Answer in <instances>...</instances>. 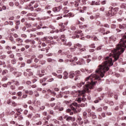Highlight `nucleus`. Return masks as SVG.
<instances>
[{
  "label": "nucleus",
  "mask_w": 126,
  "mask_h": 126,
  "mask_svg": "<svg viewBox=\"0 0 126 126\" xmlns=\"http://www.w3.org/2000/svg\"><path fill=\"white\" fill-rule=\"evenodd\" d=\"M105 61L104 63L98 66L97 69L95 70L96 74H92L86 78V81L90 80V82H88V84L83 86V91H79L78 96L80 97L77 99L78 103H81L82 101H85V93L90 92L89 89H93L94 86L97 83V81L95 80H100V77L103 78L105 76L106 71L109 70V66H112L114 64L113 59L111 57H106Z\"/></svg>",
  "instance_id": "nucleus-1"
},
{
  "label": "nucleus",
  "mask_w": 126,
  "mask_h": 126,
  "mask_svg": "<svg viewBox=\"0 0 126 126\" xmlns=\"http://www.w3.org/2000/svg\"><path fill=\"white\" fill-rule=\"evenodd\" d=\"M123 52H125V48H117L112 50L110 56L114 58L113 62H117V60H119L120 56L123 54Z\"/></svg>",
  "instance_id": "nucleus-2"
},
{
  "label": "nucleus",
  "mask_w": 126,
  "mask_h": 126,
  "mask_svg": "<svg viewBox=\"0 0 126 126\" xmlns=\"http://www.w3.org/2000/svg\"><path fill=\"white\" fill-rule=\"evenodd\" d=\"M80 106V104H78L76 102H73L70 106L71 108V110L73 111L74 113H77V111L76 110V109L77 108L79 107Z\"/></svg>",
  "instance_id": "nucleus-3"
},
{
  "label": "nucleus",
  "mask_w": 126,
  "mask_h": 126,
  "mask_svg": "<svg viewBox=\"0 0 126 126\" xmlns=\"http://www.w3.org/2000/svg\"><path fill=\"white\" fill-rule=\"evenodd\" d=\"M64 120H66V122H73L75 121V118L74 117L69 116L68 115H65L63 117Z\"/></svg>",
  "instance_id": "nucleus-4"
},
{
  "label": "nucleus",
  "mask_w": 126,
  "mask_h": 126,
  "mask_svg": "<svg viewBox=\"0 0 126 126\" xmlns=\"http://www.w3.org/2000/svg\"><path fill=\"white\" fill-rule=\"evenodd\" d=\"M118 10V8H115L114 9L112 8L111 10H109L108 12L107 15L108 16H114L115 15V11Z\"/></svg>",
  "instance_id": "nucleus-5"
},
{
  "label": "nucleus",
  "mask_w": 126,
  "mask_h": 126,
  "mask_svg": "<svg viewBox=\"0 0 126 126\" xmlns=\"http://www.w3.org/2000/svg\"><path fill=\"white\" fill-rule=\"evenodd\" d=\"M53 39H54V37L52 36H45L42 38V41H46V43H50L51 42L50 40H53Z\"/></svg>",
  "instance_id": "nucleus-6"
},
{
  "label": "nucleus",
  "mask_w": 126,
  "mask_h": 126,
  "mask_svg": "<svg viewBox=\"0 0 126 126\" xmlns=\"http://www.w3.org/2000/svg\"><path fill=\"white\" fill-rule=\"evenodd\" d=\"M63 9V5H61L59 6L58 7H55L53 8V11L54 12H59V11H61V10Z\"/></svg>",
  "instance_id": "nucleus-7"
},
{
  "label": "nucleus",
  "mask_w": 126,
  "mask_h": 126,
  "mask_svg": "<svg viewBox=\"0 0 126 126\" xmlns=\"http://www.w3.org/2000/svg\"><path fill=\"white\" fill-rule=\"evenodd\" d=\"M81 74H80V71L77 70L75 72V76H76V78H75V80H77L78 79V76H80Z\"/></svg>",
  "instance_id": "nucleus-8"
},
{
  "label": "nucleus",
  "mask_w": 126,
  "mask_h": 126,
  "mask_svg": "<svg viewBox=\"0 0 126 126\" xmlns=\"http://www.w3.org/2000/svg\"><path fill=\"white\" fill-rule=\"evenodd\" d=\"M83 10H81V9L79 10V8H78V10H79V12L84 13V11H85V10H88V9H89V7H87L86 6H84L83 7Z\"/></svg>",
  "instance_id": "nucleus-9"
},
{
  "label": "nucleus",
  "mask_w": 126,
  "mask_h": 126,
  "mask_svg": "<svg viewBox=\"0 0 126 126\" xmlns=\"http://www.w3.org/2000/svg\"><path fill=\"white\" fill-rule=\"evenodd\" d=\"M25 43H28V44H31V45H34L35 44V41L30 40V39H26L25 40Z\"/></svg>",
  "instance_id": "nucleus-10"
},
{
  "label": "nucleus",
  "mask_w": 126,
  "mask_h": 126,
  "mask_svg": "<svg viewBox=\"0 0 126 126\" xmlns=\"http://www.w3.org/2000/svg\"><path fill=\"white\" fill-rule=\"evenodd\" d=\"M91 5H100V2L99 1L93 0L91 3Z\"/></svg>",
  "instance_id": "nucleus-11"
},
{
  "label": "nucleus",
  "mask_w": 126,
  "mask_h": 126,
  "mask_svg": "<svg viewBox=\"0 0 126 126\" xmlns=\"http://www.w3.org/2000/svg\"><path fill=\"white\" fill-rule=\"evenodd\" d=\"M13 73L16 77H19V76H21V72L14 71Z\"/></svg>",
  "instance_id": "nucleus-12"
},
{
  "label": "nucleus",
  "mask_w": 126,
  "mask_h": 126,
  "mask_svg": "<svg viewBox=\"0 0 126 126\" xmlns=\"http://www.w3.org/2000/svg\"><path fill=\"white\" fill-rule=\"evenodd\" d=\"M74 76H75V74L74 73V71H71L69 72V78H73L74 77Z\"/></svg>",
  "instance_id": "nucleus-13"
},
{
  "label": "nucleus",
  "mask_w": 126,
  "mask_h": 126,
  "mask_svg": "<svg viewBox=\"0 0 126 126\" xmlns=\"http://www.w3.org/2000/svg\"><path fill=\"white\" fill-rule=\"evenodd\" d=\"M59 26L62 28V29L60 30V32H63V31H64V28H65V26L63 25V24L61 23L59 24Z\"/></svg>",
  "instance_id": "nucleus-14"
},
{
  "label": "nucleus",
  "mask_w": 126,
  "mask_h": 126,
  "mask_svg": "<svg viewBox=\"0 0 126 126\" xmlns=\"http://www.w3.org/2000/svg\"><path fill=\"white\" fill-rule=\"evenodd\" d=\"M63 79H67L68 78V73L66 72V71H65L63 72Z\"/></svg>",
  "instance_id": "nucleus-15"
},
{
  "label": "nucleus",
  "mask_w": 126,
  "mask_h": 126,
  "mask_svg": "<svg viewBox=\"0 0 126 126\" xmlns=\"http://www.w3.org/2000/svg\"><path fill=\"white\" fill-rule=\"evenodd\" d=\"M63 10V13H65V14L68 13V12H69V10L66 7H64Z\"/></svg>",
  "instance_id": "nucleus-16"
},
{
  "label": "nucleus",
  "mask_w": 126,
  "mask_h": 126,
  "mask_svg": "<svg viewBox=\"0 0 126 126\" xmlns=\"http://www.w3.org/2000/svg\"><path fill=\"white\" fill-rule=\"evenodd\" d=\"M11 82L14 83L16 86H19V85H20V84L19 83V82L17 81H14V80H12Z\"/></svg>",
  "instance_id": "nucleus-17"
},
{
  "label": "nucleus",
  "mask_w": 126,
  "mask_h": 126,
  "mask_svg": "<svg viewBox=\"0 0 126 126\" xmlns=\"http://www.w3.org/2000/svg\"><path fill=\"white\" fill-rule=\"evenodd\" d=\"M41 117V115L39 114H36L34 116H33L32 118V120L34 121L35 119H37V118H40Z\"/></svg>",
  "instance_id": "nucleus-18"
},
{
  "label": "nucleus",
  "mask_w": 126,
  "mask_h": 126,
  "mask_svg": "<svg viewBox=\"0 0 126 126\" xmlns=\"http://www.w3.org/2000/svg\"><path fill=\"white\" fill-rule=\"evenodd\" d=\"M34 3H35V1H32L29 6H27L25 7V9H29L30 6H32V4H34Z\"/></svg>",
  "instance_id": "nucleus-19"
},
{
  "label": "nucleus",
  "mask_w": 126,
  "mask_h": 126,
  "mask_svg": "<svg viewBox=\"0 0 126 126\" xmlns=\"http://www.w3.org/2000/svg\"><path fill=\"white\" fill-rule=\"evenodd\" d=\"M61 39L62 42H66V39L65 38V35H61Z\"/></svg>",
  "instance_id": "nucleus-20"
},
{
  "label": "nucleus",
  "mask_w": 126,
  "mask_h": 126,
  "mask_svg": "<svg viewBox=\"0 0 126 126\" xmlns=\"http://www.w3.org/2000/svg\"><path fill=\"white\" fill-rule=\"evenodd\" d=\"M77 64H82L84 63V60L83 59H80L78 62H77Z\"/></svg>",
  "instance_id": "nucleus-21"
},
{
  "label": "nucleus",
  "mask_w": 126,
  "mask_h": 126,
  "mask_svg": "<svg viewBox=\"0 0 126 126\" xmlns=\"http://www.w3.org/2000/svg\"><path fill=\"white\" fill-rule=\"evenodd\" d=\"M47 62L48 63H55L56 60L54 59H52L51 58H48L47 59Z\"/></svg>",
  "instance_id": "nucleus-22"
},
{
  "label": "nucleus",
  "mask_w": 126,
  "mask_h": 126,
  "mask_svg": "<svg viewBox=\"0 0 126 126\" xmlns=\"http://www.w3.org/2000/svg\"><path fill=\"white\" fill-rule=\"evenodd\" d=\"M85 83L83 82H81L80 83H79L77 84V87H79L80 88V87H82V85H84Z\"/></svg>",
  "instance_id": "nucleus-23"
},
{
  "label": "nucleus",
  "mask_w": 126,
  "mask_h": 126,
  "mask_svg": "<svg viewBox=\"0 0 126 126\" xmlns=\"http://www.w3.org/2000/svg\"><path fill=\"white\" fill-rule=\"evenodd\" d=\"M26 71H27V72H29L28 74L29 76H31V75H33V72H31V69H27L26 70Z\"/></svg>",
  "instance_id": "nucleus-24"
},
{
  "label": "nucleus",
  "mask_w": 126,
  "mask_h": 126,
  "mask_svg": "<svg viewBox=\"0 0 126 126\" xmlns=\"http://www.w3.org/2000/svg\"><path fill=\"white\" fill-rule=\"evenodd\" d=\"M16 111L17 112L18 114L19 115H21V112H23V109L20 108V109H16Z\"/></svg>",
  "instance_id": "nucleus-25"
},
{
  "label": "nucleus",
  "mask_w": 126,
  "mask_h": 126,
  "mask_svg": "<svg viewBox=\"0 0 126 126\" xmlns=\"http://www.w3.org/2000/svg\"><path fill=\"white\" fill-rule=\"evenodd\" d=\"M7 73H8V70L7 69L3 70L2 71V75H5V74H7Z\"/></svg>",
  "instance_id": "nucleus-26"
},
{
  "label": "nucleus",
  "mask_w": 126,
  "mask_h": 126,
  "mask_svg": "<svg viewBox=\"0 0 126 126\" xmlns=\"http://www.w3.org/2000/svg\"><path fill=\"white\" fill-rule=\"evenodd\" d=\"M0 65H3V67H6V64H5V62L0 61Z\"/></svg>",
  "instance_id": "nucleus-27"
},
{
  "label": "nucleus",
  "mask_w": 126,
  "mask_h": 126,
  "mask_svg": "<svg viewBox=\"0 0 126 126\" xmlns=\"http://www.w3.org/2000/svg\"><path fill=\"white\" fill-rule=\"evenodd\" d=\"M121 8H124V9H126V4L125 3H123L121 5Z\"/></svg>",
  "instance_id": "nucleus-28"
},
{
  "label": "nucleus",
  "mask_w": 126,
  "mask_h": 126,
  "mask_svg": "<svg viewBox=\"0 0 126 126\" xmlns=\"http://www.w3.org/2000/svg\"><path fill=\"white\" fill-rule=\"evenodd\" d=\"M49 113L50 115H52V116H54V117H55V113L53 110H49Z\"/></svg>",
  "instance_id": "nucleus-29"
},
{
  "label": "nucleus",
  "mask_w": 126,
  "mask_h": 126,
  "mask_svg": "<svg viewBox=\"0 0 126 126\" xmlns=\"http://www.w3.org/2000/svg\"><path fill=\"white\" fill-rule=\"evenodd\" d=\"M46 105H48V106H49V107H55V106L56 105V103H50V105L48 103Z\"/></svg>",
  "instance_id": "nucleus-30"
},
{
  "label": "nucleus",
  "mask_w": 126,
  "mask_h": 126,
  "mask_svg": "<svg viewBox=\"0 0 126 126\" xmlns=\"http://www.w3.org/2000/svg\"><path fill=\"white\" fill-rule=\"evenodd\" d=\"M47 78H44L40 80V83H43V82H45L47 80Z\"/></svg>",
  "instance_id": "nucleus-31"
},
{
  "label": "nucleus",
  "mask_w": 126,
  "mask_h": 126,
  "mask_svg": "<svg viewBox=\"0 0 126 126\" xmlns=\"http://www.w3.org/2000/svg\"><path fill=\"white\" fill-rule=\"evenodd\" d=\"M41 51H43V52H46V53H48V51H49V48H42L41 49Z\"/></svg>",
  "instance_id": "nucleus-32"
},
{
  "label": "nucleus",
  "mask_w": 126,
  "mask_h": 126,
  "mask_svg": "<svg viewBox=\"0 0 126 126\" xmlns=\"http://www.w3.org/2000/svg\"><path fill=\"white\" fill-rule=\"evenodd\" d=\"M16 41L18 43H22V42H23V40L21 38H17Z\"/></svg>",
  "instance_id": "nucleus-33"
},
{
  "label": "nucleus",
  "mask_w": 126,
  "mask_h": 126,
  "mask_svg": "<svg viewBox=\"0 0 126 126\" xmlns=\"http://www.w3.org/2000/svg\"><path fill=\"white\" fill-rule=\"evenodd\" d=\"M11 63L12 64H15V63H16V60L15 59H12L11 61Z\"/></svg>",
  "instance_id": "nucleus-34"
},
{
  "label": "nucleus",
  "mask_w": 126,
  "mask_h": 126,
  "mask_svg": "<svg viewBox=\"0 0 126 126\" xmlns=\"http://www.w3.org/2000/svg\"><path fill=\"white\" fill-rule=\"evenodd\" d=\"M99 32H100V33H104V32H105V29L101 28L99 30Z\"/></svg>",
  "instance_id": "nucleus-35"
},
{
  "label": "nucleus",
  "mask_w": 126,
  "mask_h": 126,
  "mask_svg": "<svg viewBox=\"0 0 126 126\" xmlns=\"http://www.w3.org/2000/svg\"><path fill=\"white\" fill-rule=\"evenodd\" d=\"M67 16H69L70 17H73V16H74V14H73L71 12H70L67 14Z\"/></svg>",
  "instance_id": "nucleus-36"
},
{
  "label": "nucleus",
  "mask_w": 126,
  "mask_h": 126,
  "mask_svg": "<svg viewBox=\"0 0 126 126\" xmlns=\"http://www.w3.org/2000/svg\"><path fill=\"white\" fill-rule=\"evenodd\" d=\"M7 80V77L4 76L1 79V81H6Z\"/></svg>",
  "instance_id": "nucleus-37"
},
{
  "label": "nucleus",
  "mask_w": 126,
  "mask_h": 126,
  "mask_svg": "<svg viewBox=\"0 0 126 126\" xmlns=\"http://www.w3.org/2000/svg\"><path fill=\"white\" fill-rule=\"evenodd\" d=\"M15 70H16V68L15 67H11L10 68V71L11 72L14 71Z\"/></svg>",
  "instance_id": "nucleus-38"
},
{
  "label": "nucleus",
  "mask_w": 126,
  "mask_h": 126,
  "mask_svg": "<svg viewBox=\"0 0 126 126\" xmlns=\"http://www.w3.org/2000/svg\"><path fill=\"white\" fill-rule=\"evenodd\" d=\"M5 58H6V55H1L0 56V59L1 60H4V59H5Z\"/></svg>",
  "instance_id": "nucleus-39"
},
{
  "label": "nucleus",
  "mask_w": 126,
  "mask_h": 126,
  "mask_svg": "<svg viewBox=\"0 0 126 126\" xmlns=\"http://www.w3.org/2000/svg\"><path fill=\"white\" fill-rule=\"evenodd\" d=\"M53 121L55 124H58V125H60V121L57 120L56 119H53Z\"/></svg>",
  "instance_id": "nucleus-40"
},
{
  "label": "nucleus",
  "mask_w": 126,
  "mask_h": 126,
  "mask_svg": "<svg viewBox=\"0 0 126 126\" xmlns=\"http://www.w3.org/2000/svg\"><path fill=\"white\" fill-rule=\"evenodd\" d=\"M40 64H45V63H46V61L45 60H41V61H40Z\"/></svg>",
  "instance_id": "nucleus-41"
},
{
  "label": "nucleus",
  "mask_w": 126,
  "mask_h": 126,
  "mask_svg": "<svg viewBox=\"0 0 126 126\" xmlns=\"http://www.w3.org/2000/svg\"><path fill=\"white\" fill-rule=\"evenodd\" d=\"M42 27H43V24H42V23H40L39 25H38L37 27V29H41V28H42Z\"/></svg>",
  "instance_id": "nucleus-42"
},
{
  "label": "nucleus",
  "mask_w": 126,
  "mask_h": 126,
  "mask_svg": "<svg viewBox=\"0 0 126 126\" xmlns=\"http://www.w3.org/2000/svg\"><path fill=\"white\" fill-rule=\"evenodd\" d=\"M20 114H19V113H16L14 115V119H17V118H18V117H19Z\"/></svg>",
  "instance_id": "nucleus-43"
},
{
  "label": "nucleus",
  "mask_w": 126,
  "mask_h": 126,
  "mask_svg": "<svg viewBox=\"0 0 126 126\" xmlns=\"http://www.w3.org/2000/svg\"><path fill=\"white\" fill-rule=\"evenodd\" d=\"M18 120L19 121H21V120H23V117H22V115H20L18 117Z\"/></svg>",
  "instance_id": "nucleus-44"
},
{
  "label": "nucleus",
  "mask_w": 126,
  "mask_h": 126,
  "mask_svg": "<svg viewBox=\"0 0 126 126\" xmlns=\"http://www.w3.org/2000/svg\"><path fill=\"white\" fill-rule=\"evenodd\" d=\"M83 117H84V118H87V112H84L83 113Z\"/></svg>",
  "instance_id": "nucleus-45"
},
{
  "label": "nucleus",
  "mask_w": 126,
  "mask_h": 126,
  "mask_svg": "<svg viewBox=\"0 0 126 126\" xmlns=\"http://www.w3.org/2000/svg\"><path fill=\"white\" fill-rule=\"evenodd\" d=\"M37 35H38V36H40V35H44V32H37Z\"/></svg>",
  "instance_id": "nucleus-46"
},
{
  "label": "nucleus",
  "mask_w": 126,
  "mask_h": 126,
  "mask_svg": "<svg viewBox=\"0 0 126 126\" xmlns=\"http://www.w3.org/2000/svg\"><path fill=\"white\" fill-rule=\"evenodd\" d=\"M10 87V89H11L12 90H14L15 89V86L14 85H11Z\"/></svg>",
  "instance_id": "nucleus-47"
},
{
  "label": "nucleus",
  "mask_w": 126,
  "mask_h": 126,
  "mask_svg": "<svg viewBox=\"0 0 126 126\" xmlns=\"http://www.w3.org/2000/svg\"><path fill=\"white\" fill-rule=\"evenodd\" d=\"M17 95L18 96H22V92H18V93H17Z\"/></svg>",
  "instance_id": "nucleus-48"
},
{
  "label": "nucleus",
  "mask_w": 126,
  "mask_h": 126,
  "mask_svg": "<svg viewBox=\"0 0 126 126\" xmlns=\"http://www.w3.org/2000/svg\"><path fill=\"white\" fill-rule=\"evenodd\" d=\"M26 83L27 84V85H30V84H32V82H31V81H27Z\"/></svg>",
  "instance_id": "nucleus-49"
},
{
  "label": "nucleus",
  "mask_w": 126,
  "mask_h": 126,
  "mask_svg": "<svg viewBox=\"0 0 126 126\" xmlns=\"http://www.w3.org/2000/svg\"><path fill=\"white\" fill-rule=\"evenodd\" d=\"M118 94H119V93L114 94V99H115V100H118Z\"/></svg>",
  "instance_id": "nucleus-50"
},
{
  "label": "nucleus",
  "mask_w": 126,
  "mask_h": 126,
  "mask_svg": "<svg viewBox=\"0 0 126 126\" xmlns=\"http://www.w3.org/2000/svg\"><path fill=\"white\" fill-rule=\"evenodd\" d=\"M77 61V58L76 57H74L73 59L71 60V62H76Z\"/></svg>",
  "instance_id": "nucleus-51"
},
{
  "label": "nucleus",
  "mask_w": 126,
  "mask_h": 126,
  "mask_svg": "<svg viewBox=\"0 0 126 126\" xmlns=\"http://www.w3.org/2000/svg\"><path fill=\"white\" fill-rule=\"evenodd\" d=\"M12 107H16L17 104L15 103V102H14V101L12 102Z\"/></svg>",
  "instance_id": "nucleus-52"
},
{
  "label": "nucleus",
  "mask_w": 126,
  "mask_h": 126,
  "mask_svg": "<svg viewBox=\"0 0 126 126\" xmlns=\"http://www.w3.org/2000/svg\"><path fill=\"white\" fill-rule=\"evenodd\" d=\"M102 110L103 108H102V107H100L96 110V112H102Z\"/></svg>",
  "instance_id": "nucleus-53"
},
{
  "label": "nucleus",
  "mask_w": 126,
  "mask_h": 126,
  "mask_svg": "<svg viewBox=\"0 0 126 126\" xmlns=\"http://www.w3.org/2000/svg\"><path fill=\"white\" fill-rule=\"evenodd\" d=\"M21 37H22V38H27V35L25 34H21Z\"/></svg>",
  "instance_id": "nucleus-54"
},
{
  "label": "nucleus",
  "mask_w": 126,
  "mask_h": 126,
  "mask_svg": "<svg viewBox=\"0 0 126 126\" xmlns=\"http://www.w3.org/2000/svg\"><path fill=\"white\" fill-rule=\"evenodd\" d=\"M58 121H63V118L62 116H60V117H58Z\"/></svg>",
  "instance_id": "nucleus-55"
},
{
  "label": "nucleus",
  "mask_w": 126,
  "mask_h": 126,
  "mask_svg": "<svg viewBox=\"0 0 126 126\" xmlns=\"http://www.w3.org/2000/svg\"><path fill=\"white\" fill-rule=\"evenodd\" d=\"M64 45H67L68 46V47H70V46H71V42H68L67 44H66V43H64Z\"/></svg>",
  "instance_id": "nucleus-56"
},
{
  "label": "nucleus",
  "mask_w": 126,
  "mask_h": 126,
  "mask_svg": "<svg viewBox=\"0 0 126 126\" xmlns=\"http://www.w3.org/2000/svg\"><path fill=\"white\" fill-rule=\"evenodd\" d=\"M116 25L113 24L111 25V28L112 29H115L116 28Z\"/></svg>",
  "instance_id": "nucleus-57"
},
{
  "label": "nucleus",
  "mask_w": 126,
  "mask_h": 126,
  "mask_svg": "<svg viewBox=\"0 0 126 126\" xmlns=\"http://www.w3.org/2000/svg\"><path fill=\"white\" fill-rule=\"evenodd\" d=\"M52 81H54V78H51L47 80V82H52Z\"/></svg>",
  "instance_id": "nucleus-58"
},
{
  "label": "nucleus",
  "mask_w": 126,
  "mask_h": 126,
  "mask_svg": "<svg viewBox=\"0 0 126 126\" xmlns=\"http://www.w3.org/2000/svg\"><path fill=\"white\" fill-rule=\"evenodd\" d=\"M26 27H27V28H31V24H27Z\"/></svg>",
  "instance_id": "nucleus-59"
},
{
  "label": "nucleus",
  "mask_w": 126,
  "mask_h": 126,
  "mask_svg": "<svg viewBox=\"0 0 126 126\" xmlns=\"http://www.w3.org/2000/svg\"><path fill=\"white\" fill-rule=\"evenodd\" d=\"M16 25H17V26H19V25H20V21H17L16 22Z\"/></svg>",
  "instance_id": "nucleus-60"
},
{
  "label": "nucleus",
  "mask_w": 126,
  "mask_h": 126,
  "mask_svg": "<svg viewBox=\"0 0 126 126\" xmlns=\"http://www.w3.org/2000/svg\"><path fill=\"white\" fill-rule=\"evenodd\" d=\"M84 124H89V121H88V120L86 119L84 120Z\"/></svg>",
  "instance_id": "nucleus-61"
},
{
  "label": "nucleus",
  "mask_w": 126,
  "mask_h": 126,
  "mask_svg": "<svg viewBox=\"0 0 126 126\" xmlns=\"http://www.w3.org/2000/svg\"><path fill=\"white\" fill-rule=\"evenodd\" d=\"M24 115H27V114H28V110H24Z\"/></svg>",
  "instance_id": "nucleus-62"
},
{
  "label": "nucleus",
  "mask_w": 126,
  "mask_h": 126,
  "mask_svg": "<svg viewBox=\"0 0 126 126\" xmlns=\"http://www.w3.org/2000/svg\"><path fill=\"white\" fill-rule=\"evenodd\" d=\"M28 118L29 119H32V114H28Z\"/></svg>",
  "instance_id": "nucleus-63"
},
{
  "label": "nucleus",
  "mask_w": 126,
  "mask_h": 126,
  "mask_svg": "<svg viewBox=\"0 0 126 126\" xmlns=\"http://www.w3.org/2000/svg\"><path fill=\"white\" fill-rule=\"evenodd\" d=\"M8 24H9V25H10L11 26H12V25H13V22L9 21Z\"/></svg>",
  "instance_id": "nucleus-64"
}]
</instances>
